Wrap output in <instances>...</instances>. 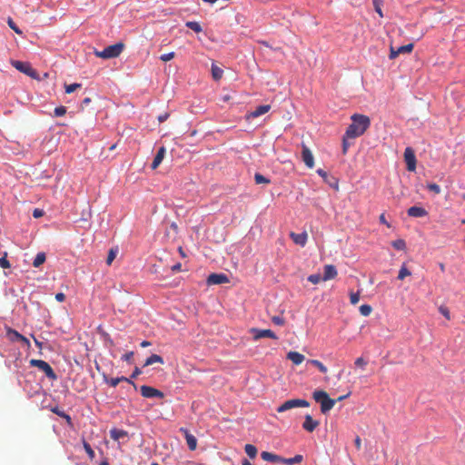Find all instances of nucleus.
Returning <instances> with one entry per match:
<instances>
[{
  "label": "nucleus",
  "instance_id": "nucleus-49",
  "mask_svg": "<svg viewBox=\"0 0 465 465\" xmlns=\"http://www.w3.org/2000/svg\"><path fill=\"white\" fill-rule=\"evenodd\" d=\"M324 181L326 183H328L331 187H333L334 189L338 190V188H339L338 181L334 177H331V180H329V178H327Z\"/></svg>",
  "mask_w": 465,
  "mask_h": 465
},
{
  "label": "nucleus",
  "instance_id": "nucleus-50",
  "mask_svg": "<svg viewBox=\"0 0 465 465\" xmlns=\"http://www.w3.org/2000/svg\"><path fill=\"white\" fill-rule=\"evenodd\" d=\"M272 322L276 325H283L284 324V319L281 316H273L272 318Z\"/></svg>",
  "mask_w": 465,
  "mask_h": 465
},
{
  "label": "nucleus",
  "instance_id": "nucleus-8",
  "mask_svg": "<svg viewBox=\"0 0 465 465\" xmlns=\"http://www.w3.org/2000/svg\"><path fill=\"white\" fill-rule=\"evenodd\" d=\"M140 391L143 397L147 399L159 398L163 399L164 394L163 391L147 385H143L140 388Z\"/></svg>",
  "mask_w": 465,
  "mask_h": 465
},
{
  "label": "nucleus",
  "instance_id": "nucleus-63",
  "mask_svg": "<svg viewBox=\"0 0 465 465\" xmlns=\"http://www.w3.org/2000/svg\"><path fill=\"white\" fill-rule=\"evenodd\" d=\"M150 345H151V342H150V341H143L141 342V346H142V347H143V348L148 347V346H150Z\"/></svg>",
  "mask_w": 465,
  "mask_h": 465
},
{
  "label": "nucleus",
  "instance_id": "nucleus-54",
  "mask_svg": "<svg viewBox=\"0 0 465 465\" xmlns=\"http://www.w3.org/2000/svg\"><path fill=\"white\" fill-rule=\"evenodd\" d=\"M117 379L120 380V382L121 381H126V382L132 384L134 387V389H137L136 384L131 379H128L127 377H124V376L117 377Z\"/></svg>",
  "mask_w": 465,
  "mask_h": 465
},
{
  "label": "nucleus",
  "instance_id": "nucleus-58",
  "mask_svg": "<svg viewBox=\"0 0 465 465\" xmlns=\"http://www.w3.org/2000/svg\"><path fill=\"white\" fill-rule=\"evenodd\" d=\"M317 173H318L321 177H322L324 180H326L327 178H329L328 173H327L324 170H322V169H318V170H317Z\"/></svg>",
  "mask_w": 465,
  "mask_h": 465
},
{
  "label": "nucleus",
  "instance_id": "nucleus-28",
  "mask_svg": "<svg viewBox=\"0 0 465 465\" xmlns=\"http://www.w3.org/2000/svg\"><path fill=\"white\" fill-rule=\"evenodd\" d=\"M244 450L251 459H254L257 455V448L252 444H246Z\"/></svg>",
  "mask_w": 465,
  "mask_h": 465
},
{
  "label": "nucleus",
  "instance_id": "nucleus-3",
  "mask_svg": "<svg viewBox=\"0 0 465 465\" xmlns=\"http://www.w3.org/2000/svg\"><path fill=\"white\" fill-rule=\"evenodd\" d=\"M124 48L123 43H116L114 45L105 47L103 51H95L94 54L97 57L103 59H111L118 57Z\"/></svg>",
  "mask_w": 465,
  "mask_h": 465
},
{
  "label": "nucleus",
  "instance_id": "nucleus-25",
  "mask_svg": "<svg viewBox=\"0 0 465 465\" xmlns=\"http://www.w3.org/2000/svg\"><path fill=\"white\" fill-rule=\"evenodd\" d=\"M46 256L45 252H38L33 261V266L38 268L45 262Z\"/></svg>",
  "mask_w": 465,
  "mask_h": 465
},
{
  "label": "nucleus",
  "instance_id": "nucleus-11",
  "mask_svg": "<svg viewBox=\"0 0 465 465\" xmlns=\"http://www.w3.org/2000/svg\"><path fill=\"white\" fill-rule=\"evenodd\" d=\"M229 282V279L224 273H212L207 278V283L209 285L223 284Z\"/></svg>",
  "mask_w": 465,
  "mask_h": 465
},
{
  "label": "nucleus",
  "instance_id": "nucleus-2",
  "mask_svg": "<svg viewBox=\"0 0 465 465\" xmlns=\"http://www.w3.org/2000/svg\"><path fill=\"white\" fill-rule=\"evenodd\" d=\"M313 400L321 404V411L323 414L329 412L335 405L336 400L329 397L328 393L322 390H316L312 393Z\"/></svg>",
  "mask_w": 465,
  "mask_h": 465
},
{
  "label": "nucleus",
  "instance_id": "nucleus-34",
  "mask_svg": "<svg viewBox=\"0 0 465 465\" xmlns=\"http://www.w3.org/2000/svg\"><path fill=\"white\" fill-rule=\"evenodd\" d=\"M359 310L362 316H369L372 311V308L369 304H362L360 306Z\"/></svg>",
  "mask_w": 465,
  "mask_h": 465
},
{
  "label": "nucleus",
  "instance_id": "nucleus-52",
  "mask_svg": "<svg viewBox=\"0 0 465 465\" xmlns=\"http://www.w3.org/2000/svg\"><path fill=\"white\" fill-rule=\"evenodd\" d=\"M44 214H45V212H44V210H42V209L35 208V209L33 211V216H34L35 218H40V217H42Z\"/></svg>",
  "mask_w": 465,
  "mask_h": 465
},
{
  "label": "nucleus",
  "instance_id": "nucleus-21",
  "mask_svg": "<svg viewBox=\"0 0 465 465\" xmlns=\"http://www.w3.org/2000/svg\"><path fill=\"white\" fill-rule=\"evenodd\" d=\"M110 437L114 440H119L120 439L127 437L128 433L126 430L117 428H113L109 431Z\"/></svg>",
  "mask_w": 465,
  "mask_h": 465
},
{
  "label": "nucleus",
  "instance_id": "nucleus-40",
  "mask_svg": "<svg viewBox=\"0 0 465 465\" xmlns=\"http://www.w3.org/2000/svg\"><path fill=\"white\" fill-rule=\"evenodd\" d=\"M7 24H8V26L12 30H14L17 35L23 34L22 30L19 29V27L15 25V23L14 22V20L11 17H8Z\"/></svg>",
  "mask_w": 465,
  "mask_h": 465
},
{
  "label": "nucleus",
  "instance_id": "nucleus-18",
  "mask_svg": "<svg viewBox=\"0 0 465 465\" xmlns=\"http://www.w3.org/2000/svg\"><path fill=\"white\" fill-rule=\"evenodd\" d=\"M290 237L292 238L294 243L302 247H303L306 244L308 238L307 233L305 232L302 233L291 232Z\"/></svg>",
  "mask_w": 465,
  "mask_h": 465
},
{
  "label": "nucleus",
  "instance_id": "nucleus-47",
  "mask_svg": "<svg viewBox=\"0 0 465 465\" xmlns=\"http://www.w3.org/2000/svg\"><path fill=\"white\" fill-rule=\"evenodd\" d=\"M367 363V361H365L362 357L357 358L354 362L355 366L360 367L361 369H364Z\"/></svg>",
  "mask_w": 465,
  "mask_h": 465
},
{
  "label": "nucleus",
  "instance_id": "nucleus-37",
  "mask_svg": "<svg viewBox=\"0 0 465 465\" xmlns=\"http://www.w3.org/2000/svg\"><path fill=\"white\" fill-rule=\"evenodd\" d=\"M391 245L396 249V250H399V251H401V250H404L405 247H406V243L404 242V240H401V239H399V240H396V241H393Z\"/></svg>",
  "mask_w": 465,
  "mask_h": 465
},
{
  "label": "nucleus",
  "instance_id": "nucleus-1",
  "mask_svg": "<svg viewBox=\"0 0 465 465\" xmlns=\"http://www.w3.org/2000/svg\"><path fill=\"white\" fill-rule=\"evenodd\" d=\"M351 124H349L345 133L346 137L357 138L361 136L371 126L369 116L354 114L351 116Z\"/></svg>",
  "mask_w": 465,
  "mask_h": 465
},
{
  "label": "nucleus",
  "instance_id": "nucleus-53",
  "mask_svg": "<svg viewBox=\"0 0 465 465\" xmlns=\"http://www.w3.org/2000/svg\"><path fill=\"white\" fill-rule=\"evenodd\" d=\"M133 356H134V352L129 351V352H126L125 354H124L121 359L124 361L130 362L131 360L133 359Z\"/></svg>",
  "mask_w": 465,
  "mask_h": 465
},
{
  "label": "nucleus",
  "instance_id": "nucleus-48",
  "mask_svg": "<svg viewBox=\"0 0 465 465\" xmlns=\"http://www.w3.org/2000/svg\"><path fill=\"white\" fill-rule=\"evenodd\" d=\"M173 57H174V53L173 52H170V53L162 54L160 56V59L163 62H168V61L172 60Z\"/></svg>",
  "mask_w": 465,
  "mask_h": 465
},
{
  "label": "nucleus",
  "instance_id": "nucleus-43",
  "mask_svg": "<svg viewBox=\"0 0 465 465\" xmlns=\"http://www.w3.org/2000/svg\"><path fill=\"white\" fill-rule=\"evenodd\" d=\"M427 188L429 191L433 192L435 194L440 193L441 190L440 187L436 183H428Z\"/></svg>",
  "mask_w": 465,
  "mask_h": 465
},
{
  "label": "nucleus",
  "instance_id": "nucleus-9",
  "mask_svg": "<svg viewBox=\"0 0 465 465\" xmlns=\"http://www.w3.org/2000/svg\"><path fill=\"white\" fill-rule=\"evenodd\" d=\"M250 332L253 335V340L257 341L262 338H271L273 340H277V335L272 330H263L258 328H252Z\"/></svg>",
  "mask_w": 465,
  "mask_h": 465
},
{
  "label": "nucleus",
  "instance_id": "nucleus-27",
  "mask_svg": "<svg viewBox=\"0 0 465 465\" xmlns=\"http://www.w3.org/2000/svg\"><path fill=\"white\" fill-rule=\"evenodd\" d=\"M303 457L302 455L297 454L292 458H283L282 463L287 465H293L295 463H300L302 460Z\"/></svg>",
  "mask_w": 465,
  "mask_h": 465
},
{
  "label": "nucleus",
  "instance_id": "nucleus-32",
  "mask_svg": "<svg viewBox=\"0 0 465 465\" xmlns=\"http://www.w3.org/2000/svg\"><path fill=\"white\" fill-rule=\"evenodd\" d=\"M309 363L317 367L319 369V371L322 373H326L327 372V368L326 366H324L322 364V362H321L320 361L318 360H311L309 361Z\"/></svg>",
  "mask_w": 465,
  "mask_h": 465
},
{
  "label": "nucleus",
  "instance_id": "nucleus-57",
  "mask_svg": "<svg viewBox=\"0 0 465 465\" xmlns=\"http://www.w3.org/2000/svg\"><path fill=\"white\" fill-rule=\"evenodd\" d=\"M55 300L59 302H63L65 300V295L63 292H58L55 294Z\"/></svg>",
  "mask_w": 465,
  "mask_h": 465
},
{
  "label": "nucleus",
  "instance_id": "nucleus-19",
  "mask_svg": "<svg viewBox=\"0 0 465 465\" xmlns=\"http://www.w3.org/2000/svg\"><path fill=\"white\" fill-rule=\"evenodd\" d=\"M408 215L411 217L420 218L427 215V211L420 206H411L407 211Z\"/></svg>",
  "mask_w": 465,
  "mask_h": 465
},
{
  "label": "nucleus",
  "instance_id": "nucleus-30",
  "mask_svg": "<svg viewBox=\"0 0 465 465\" xmlns=\"http://www.w3.org/2000/svg\"><path fill=\"white\" fill-rule=\"evenodd\" d=\"M83 446H84V449L85 452L87 453L88 457L91 460H93L95 456V453H94V450L92 449L91 445L85 440H83Z\"/></svg>",
  "mask_w": 465,
  "mask_h": 465
},
{
  "label": "nucleus",
  "instance_id": "nucleus-4",
  "mask_svg": "<svg viewBox=\"0 0 465 465\" xmlns=\"http://www.w3.org/2000/svg\"><path fill=\"white\" fill-rule=\"evenodd\" d=\"M30 365L38 368L42 371L45 372L47 378L52 381H55L57 379V375L54 371L53 368L50 364L43 360L32 359L30 361Z\"/></svg>",
  "mask_w": 465,
  "mask_h": 465
},
{
  "label": "nucleus",
  "instance_id": "nucleus-15",
  "mask_svg": "<svg viewBox=\"0 0 465 465\" xmlns=\"http://www.w3.org/2000/svg\"><path fill=\"white\" fill-rule=\"evenodd\" d=\"M165 153H166V149L164 146H161L158 149V151L154 156V159L151 164V168L153 170L156 169L161 164V163L163 162V160L165 156Z\"/></svg>",
  "mask_w": 465,
  "mask_h": 465
},
{
  "label": "nucleus",
  "instance_id": "nucleus-36",
  "mask_svg": "<svg viewBox=\"0 0 465 465\" xmlns=\"http://www.w3.org/2000/svg\"><path fill=\"white\" fill-rule=\"evenodd\" d=\"M6 257V252H4L3 255L0 257V267H2L3 269H8L11 267V264Z\"/></svg>",
  "mask_w": 465,
  "mask_h": 465
},
{
  "label": "nucleus",
  "instance_id": "nucleus-38",
  "mask_svg": "<svg viewBox=\"0 0 465 465\" xmlns=\"http://www.w3.org/2000/svg\"><path fill=\"white\" fill-rule=\"evenodd\" d=\"M413 44H408L405 45H401L397 49V53L400 54H405V53H411L413 49Z\"/></svg>",
  "mask_w": 465,
  "mask_h": 465
},
{
  "label": "nucleus",
  "instance_id": "nucleus-46",
  "mask_svg": "<svg viewBox=\"0 0 465 465\" xmlns=\"http://www.w3.org/2000/svg\"><path fill=\"white\" fill-rule=\"evenodd\" d=\"M104 381L107 384H109L112 387H116L120 383V380L117 378L107 379L106 377H104Z\"/></svg>",
  "mask_w": 465,
  "mask_h": 465
},
{
  "label": "nucleus",
  "instance_id": "nucleus-13",
  "mask_svg": "<svg viewBox=\"0 0 465 465\" xmlns=\"http://www.w3.org/2000/svg\"><path fill=\"white\" fill-rule=\"evenodd\" d=\"M337 276V269L332 264L325 265L323 268L322 281L334 279Z\"/></svg>",
  "mask_w": 465,
  "mask_h": 465
},
{
  "label": "nucleus",
  "instance_id": "nucleus-64",
  "mask_svg": "<svg viewBox=\"0 0 465 465\" xmlns=\"http://www.w3.org/2000/svg\"><path fill=\"white\" fill-rule=\"evenodd\" d=\"M242 465H252L247 459L242 460Z\"/></svg>",
  "mask_w": 465,
  "mask_h": 465
},
{
  "label": "nucleus",
  "instance_id": "nucleus-5",
  "mask_svg": "<svg viewBox=\"0 0 465 465\" xmlns=\"http://www.w3.org/2000/svg\"><path fill=\"white\" fill-rule=\"evenodd\" d=\"M309 406H310V403L305 400L292 399V400L286 401L282 405H280L277 408V411L284 412V411H289L293 408H304V407H309Z\"/></svg>",
  "mask_w": 465,
  "mask_h": 465
},
{
  "label": "nucleus",
  "instance_id": "nucleus-26",
  "mask_svg": "<svg viewBox=\"0 0 465 465\" xmlns=\"http://www.w3.org/2000/svg\"><path fill=\"white\" fill-rule=\"evenodd\" d=\"M223 71L216 64H212V76L215 81L220 80L223 77Z\"/></svg>",
  "mask_w": 465,
  "mask_h": 465
},
{
  "label": "nucleus",
  "instance_id": "nucleus-60",
  "mask_svg": "<svg viewBox=\"0 0 465 465\" xmlns=\"http://www.w3.org/2000/svg\"><path fill=\"white\" fill-rule=\"evenodd\" d=\"M90 103H91V98L86 97V98H84V99L82 101L81 107H82V108H84V107H85V106H87Z\"/></svg>",
  "mask_w": 465,
  "mask_h": 465
},
{
  "label": "nucleus",
  "instance_id": "nucleus-17",
  "mask_svg": "<svg viewBox=\"0 0 465 465\" xmlns=\"http://www.w3.org/2000/svg\"><path fill=\"white\" fill-rule=\"evenodd\" d=\"M271 109V105L269 104H262V105H259L255 108V110H253L252 112H251L247 118H257L266 113H268Z\"/></svg>",
  "mask_w": 465,
  "mask_h": 465
},
{
  "label": "nucleus",
  "instance_id": "nucleus-24",
  "mask_svg": "<svg viewBox=\"0 0 465 465\" xmlns=\"http://www.w3.org/2000/svg\"><path fill=\"white\" fill-rule=\"evenodd\" d=\"M51 411L53 413L58 415L59 417L64 419L68 424L72 423V419H71L70 415L65 413L64 411L60 410L59 407L56 406V407L52 408Z\"/></svg>",
  "mask_w": 465,
  "mask_h": 465
},
{
  "label": "nucleus",
  "instance_id": "nucleus-45",
  "mask_svg": "<svg viewBox=\"0 0 465 465\" xmlns=\"http://www.w3.org/2000/svg\"><path fill=\"white\" fill-rule=\"evenodd\" d=\"M350 301L351 304H357L360 301V292H351L350 294Z\"/></svg>",
  "mask_w": 465,
  "mask_h": 465
},
{
  "label": "nucleus",
  "instance_id": "nucleus-7",
  "mask_svg": "<svg viewBox=\"0 0 465 465\" xmlns=\"http://www.w3.org/2000/svg\"><path fill=\"white\" fill-rule=\"evenodd\" d=\"M404 161L406 163L407 170L414 172L416 170V156L415 152L411 147H406L404 151Z\"/></svg>",
  "mask_w": 465,
  "mask_h": 465
},
{
  "label": "nucleus",
  "instance_id": "nucleus-61",
  "mask_svg": "<svg viewBox=\"0 0 465 465\" xmlns=\"http://www.w3.org/2000/svg\"><path fill=\"white\" fill-rule=\"evenodd\" d=\"M354 443H355V446L358 450L361 449V440L359 436H357L354 440Z\"/></svg>",
  "mask_w": 465,
  "mask_h": 465
},
{
  "label": "nucleus",
  "instance_id": "nucleus-29",
  "mask_svg": "<svg viewBox=\"0 0 465 465\" xmlns=\"http://www.w3.org/2000/svg\"><path fill=\"white\" fill-rule=\"evenodd\" d=\"M185 25L195 33H200L203 30L201 25L195 21H189L185 24Z\"/></svg>",
  "mask_w": 465,
  "mask_h": 465
},
{
  "label": "nucleus",
  "instance_id": "nucleus-22",
  "mask_svg": "<svg viewBox=\"0 0 465 465\" xmlns=\"http://www.w3.org/2000/svg\"><path fill=\"white\" fill-rule=\"evenodd\" d=\"M287 359L292 361L295 365H299L304 361V356L297 351H289Z\"/></svg>",
  "mask_w": 465,
  "mask_h": 465
},
{
  "label": "nucleus",
  "instance_id": "nucleus-62",
  "mask_svg": "<svg viewBox=\"0 0 465 465\" xmlns=\"http://www.w3.org/2000/svg\"><path fill=\"white\" fill-rule=\"evenodd\" d=\"M181 266H182V265H181V263H176V264H174V265L172 267V270H173V272L180 271V270H181Z\"/></svg>",
  "mask_w": 465,
  "mask_h": 465
},
{
  "label": "nucleus",
  "instance_id": "nucleus-14",
  "mask_svg": "<svg viewBox=\"0 0 465 465\" xmlns=\"http://www.w3.org/2000/svg\"><path fill=\"white\" fill-rule=\"evenodd\" d=\"M318 425L319 421L313 420L310 414H307L302 423V428L309 432H312L318 427Z\"/></svg>",
  "mask_w": 465,
  "mask_h": 465
},
{
  "label": "nucleus",
  "instance_id": "nucleus-23",
  "mask_svg": "<svg viewBox=\"0 0 465 465\" xmlns=\"http://www.w3.org/2000/svg\"><path fill=\"white\" fill-rule=\"evenodd\" d=\"M153 363H163V359L162 356L157 354H152L150 357H148L143 364V366H150Z\"/></svg>",
  "mask_w": 465,
  "mask_h": 465
},
{
  "label": "nucleus",
  "instance_id": "nucleus-6",
  "mask_svg": "<svg viewBox=\"0 0 465 465\" xmlns=\"http://www.w3.org/2000/svg\"><path fill=\"white\" fill-rule=\"evenodd\" d=\"M12 65L17 69L18 71L24 73L25 74L31 76L34 79L37 78V73L35 69L32 68L29 63L22 62L18 60H13L11 62Z\"/></svg>",
  "mask_w": 465,
  "mask_h": 465
},
{
  "label": "nucleus",
  "instance_id": "nucleus-51",
  "mask_svg": "<svg viewBox=\"0 0 465 465\" xmlns=\"http://www.w3.org/2000/svg\"><path fill=\"white\" fill-rule=\"evenodd\" d=\"M440 312L445 317L447 318L448 320L450 318V311L447 307L445 306H440V309H439Z\"/></svg>",
  "mask_w": 465,
  "mask_h": 465
},
{
  "label": "nucleus",
  "instance_id": "nucleus-41",
  "mask_svg": "<svg viewBox=\"0 0 465 465\" xmlns=\"http://www.w3.org/2000/svg\"><path fill=\"white\" fill-rule=\"evenodd\" d=\"M117 252H118L117 249H115V250L110 249L108 255H107V259H106V263L108 265H110L113 262V261L115 259Z\"/></svg>",
  "mask_w": 465,
  "mask_h": 465
},
{
  "label": "nucleus",
  "instance_id": "nucleus-44",
  "mask_svg": "<svg viewBox=\"0 0 465 465\" xmlns=\"http://www.w3.org/2000/svg\"><path fill=\"white\" fill-rule=\"evenodd\" d=\"M79 87H81V84L74 83V84H67V85H65V93L71 94V93L74 92Z\"/></svg>",
  "mask_w": 465,
  "mask_h": 465
},
{
  "label": "nucleus",
  "instance_id": "nucleus-35",
  "mask_svg": "<svg viewBox=\"0 0 465 465\" xmlns=\"http://www.w3.org/2000/svg\"><path fill=\"white\" fill-rule=\"evenodd\" d=\"M411 272L408 270L405 264L401 266V268L399 271L398 279L403 280L406 276L411 275Z\"/></svg>",
  "mask_w": 465,
  "mask_h": 465
},
{
  "label": "nucleus",
  "instance_id": "nucleus-42",
  "mask_svg": "<svg viewBox=\"0 0 465 465\" xmlns=\"http://www.w3.org/2000/svg\"><path fill=\"white\" fill-rule=\"evenodd\" d=\"M66 113V107L65 106H58L54 111V115L56 117L63 116Z\"/></svg>",
  "mask_w": 465,
  "mask_h": 465
},
{
  "label": "nucleus",
  "instance_id": "nucleus-31",
  "mask_svg": "<svg viewBox=\"0 0 465 465\" xmlns=\"http://www.w3.org/2000/svg\"><path fill=\"white\" fill-rule=\"evenodd\" d=\"M254 181H255V183L256 184H261V183H270V179H268L267 177L263 176L262 174L259 173H256L254 174Z\"/></svg>",
  "mask_w": 465,
  "mask_h": 465
},
{
  "label": "nucleus",
  "instance_id": "nucleus-16",
  "mask_svg": "<svg viewBox=\"0 0 465 465\" xmlns=\"http://www.w3.org/2000/svg\"><path fill=\"white\" fill-rule=\"evenodd\" d=\"M180 430L184 433L186 443L188 445L189 450H194L197 447L196 438L193 434H191L186 429L181 428Z\"/></svg>",
  "mask_w": 465,
  "mask_h": 465
},
{
  "label": "nucleus",
  "instance_id": "nucleus-59",
  "mask_svg": "<svg viewBox=\"0 0 465 465\" xmlns=\"http://www.w3.org/2000/svg\"><path fill=\"white\" fill-rule=\"evenodd\" d=\"M400 54V53H397V50H394L392 47H391V53H390V59H395L398 55Z\"/></svg>",
  "mask_w": 465,
  "mask_h": 465
},
{
  "label": "nucleus",
  "instance_id": "nucleus-12",
  "mask_svg": "<svg viewBox=\"0 0 465 465\" xmlns=\"http://www.w3.org/2000/svg\"><path fill=\"white\" fill-rule=\"evenodd\" d=\"M302 159L308 168H312L314 166L313 155L306 145H302Z\"/></svg>",
  "mask_w": 465,
  "mask_h": 465
},
{
  "label": "nucleus",
  "instance_id": "nucleus-56",
  "mask_svg": "<svg viewBox=\"0 0 465 465\" xmlns=\"http://www.w3.org/2000/svg\"><path fill=\"white\" fill-rule=\"evenodd\" d=\"M168 117H169V114L164 113V114L158 115L157 119H158L159 123H163L168 119Z\"/></svg>",
  "mask_w": 465,
  "mask_h": 465
},
{
  "label": "nucleus",
  "instance_id": "nucleus-10",
  "mask_svg": "<svg viewBox=\"0 0 465 465\" xmlns=\"http://www.w3.org/2000/svg\"><path fill=\"white\" fill-rule=\"evenodd\" d=\"M6 336L12 342H22L26 345L30 344V341L26 337L12 328L6 329Z\"/></svg>",
  "mask_w": 465,
  "mask_h": 465
},
{
  "label": "nucleus",
  "instance_id": "nucleus-20",
  "mask_svg": "<svg viewBox=\"0 0 465 465\" xmlns=\"http://www.w3.org/2000/svg\"><path fill=\"white\" fill-rule=\"evenodd\" d=\"M261 457L263 460L269 462H282L283 458L272 452L262 451Z\"/></svg>",
  "mask_w": 465,
  "mask_h": 465
},
{
  "label": "nucleus",
  "instance_id": "nucleus-55",
  "mask_svg": "<svg viewBox=\"0 0 465 465\" xmlns=\"http://www.w3.org/2000/svg\"><path fill=\"white\" fill-rule=\"evenodd\" d=\"M141 373H142L141 370L138 367H135L132 375L128 379H131L133 381V379H135Z\"/></svg>",
  "mask_w": 465,
  "mask_h": 465
},
{
  "label": "nucleus",
  "instance_id": "nucleus-33",
  "mask_svg": "<svg viewBox=\"0 0 465 465\" xmlns=\"http://www.w3.org/2000/svg\"><path fill=\"white\" fill-rule=\"evenodd\" d=\"M350 139H352L351 137H346V133H344L342 136V153L346 154L348 152L349 147L351 145V143L349 142Z\"/></svg>",
  "mask_w": 465,
  "mask_h": 465
},
{
  "label": "nucleus",
  "instance_id": "nucleus-39",
  "mask_svg": "<svg viewBox=\"0 0 465 465\" xmlns=\"http://www.w3.org/2000/svg\"><path fill=\"white\" fill-rule=\"evenodd\" d=\"M307 280L313 284H318L321 281H322V276L319 273L311 274L308 276Z\"/></svg>",
  "mask_w": 465,
  "mask_h": 465
}]
</instances>
